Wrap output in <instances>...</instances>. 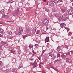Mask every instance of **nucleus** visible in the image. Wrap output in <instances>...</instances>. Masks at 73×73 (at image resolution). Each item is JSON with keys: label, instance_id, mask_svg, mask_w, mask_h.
I'll use <instances>...</instances> for the list:
<instances>
[{"label": "nucleus", "instance_id": "09e8293b", "mask_svg": "<svg viewBox=\"0 0 73 73\" xmlns=\"http://www.w3.org/2000/svg\"><path fill=\"white\" fill-rule=\"evenodd\" d=\"M9 39H12V38L11 37V36H9Z\"/></svg>", "mask_w": 73, "mask_h": 73}, {"label": "nucleus", "instance_id": "a18cd8bd", "mask_svg": "<svg viewBox=\"0 0 73 73\" xmlns=\"http://www.w3.org/2000/svg\"><path fill=\"white\" fill-rule=\"evenodd\" d=\"M23 38H24V39H25V38H26V36H23Z\"/></svg>", "mask_w": 73, "mask_h": 73}, {"label": "nucleus", "instance_id": "49530a36", "mask_svg": "<svg viewBox=\"0 0 73 73\" xmlns=\"http://www.w3.org/2000/svg\"><path fill=\"white\" fill-rule=\"evenodd\" d=\"M37 59H38L39 60H41V57H38Z\"/></svg>", "mask_w": 73, "mask_h": 73}, {"label": "nucleus", "instance_id": "864d4df0", "mask_svg": "<svg viewBox=\"0 0 73 73\" xmlns=\"http://www.w3.org/2000/svg\"><path fill=\"white\" fill-rule=\"evenodd\" d=\"M2 36H3V35H1V34H0V37H2Z\"/></svg>", "mask_w": 73, "mask_h": 73}, {"label": "nucleus", "instance_id": "58836bf2", "mask_svg": "<svg viewBox=\"0 0 73 73\" xmlns=\"http://www.w3.org/2000/svg\"><path fill=\"white\" fill-rule=\"evenodd\" d=\"M3 62L1 61H0V65H3Z\"/></svg>", "mask_w": 73, "mask_h": 73}, {"label": "nucleus", "instance_id": "a211bd4d", "mask_svg": "<svg viewBox=\"0 0 73 73\" xmlns=\"http://www.w3.org/2000/svg\"><path fill=\"white\" fill-rule=\"evenodd\" d=\"M52 11L54 12H55L57 11V9H56V8L55 7H54L52 9Z\"/></svg>", "mask_w": 73, "mask_h": 73}, {"label": "nucleus", "instance_id": "f8f14e48", "mask_svg": "<svg viewBox=\"0 0 73 73\" xmlns=\"http://www.w3.org/2000/svg\"><path fill=\"white\" fill-rule=\"evenodd\" d=\"M61 57L62 58H64V59H65V58H66V56L64 54H62L61 53Z\"/></svg>", "mask_w": 73, "mask_h": 73}, {"label": "nucleus", "instance_id": "5701e85b", "mask_svg": "<svg viewBox=\"0 0 73 73\" xmlns=\"http://www.w3.org/2000/svg\"><path fill=\"white\" fill-rule=\"evenodd\" d=\"M56 56H57V54H53L52 55L53 57L55 58L56 57Z\"/></svg>", "mask_w": 73, "mask_h": 73}, {"label": "nucleus", "instance_id": "dca6fc26", "mask_svg": "<svg viewBox=\"0 0 73 73\" xmlns=\"http://www.w3.org/2000/svg\"><path fill=\"white\" fill-rule=\"evenodd\" d=\"M61 9L62 12H65L66 11V9Z\"/></svg>", "mask_w": 73, "mask_h": 73}, {"label": "nucleus", "instance_id": "393cba45", "mask_svg": "<svg viewBox=\"0 0 73 73\" xmlns=\"http://www.w3.org/2000/svg\"><path fill=\"white\" fill-rule=\"evenodd\" d=\"M9 1L8 2L9 3H13L14 2V1H12L11 0H8Z\"/></svg>", "mask_w": 73, "mask_h": 73}, {"label": "nucleus", "instance_id": "13d9d810", "mask_svg": "<svg viewBox=\"0 0 73 73\" xmlns=\"http://www.w3.org/2000/svg\"><path fill=\"white\" fill-rule=\"evenodd\" d=\"M38 33H39V32H38V31H37V32H36V34H38Z\"/></svg>", "mask_w": 73, "mask_h": 73}, {"label": "nucleus", "instance_id": "774afa93", "mask_svg": "<svg viewBox=\"0 0 73 73\" xmlns=\"http://www.w3.org/2000/svg\"><path fill=\"white\" fill-rule=\"evenodd\" d=\"M26 51H27V50H26Z\"/></svg>", "mask_w": 73, "mask_h": 73}, {"label": "nucleus", "instance_id": "412c9836", "mask_svg": "<svg viewBox=\"0 0 73 73\" xmlns=\"http://www.w3.org/2000/svg\"><path fill=\"white\" fill-rule=\"evenodd\" d=\"M36 29H35H35L33 30L32 31V33H33V34H34V33H35V32H36Z\"/></svg>", "mask_w": 73, "mask_h": 73}, {"label": "nucleus", "instance_id": "9d476101", "mask_svg": "<svg viewBox=\"0 0 73 73\" xmlns=\"http://www.w3.org/2000/svg\"><path fill=\"white\" fill-rule=\"evenodd\" d=\"M45 43L46 42H49V37H47L45 39Z\"/></svg>", "mask_w": 73, "mask_h": 73}, {"label": "nucleus", "instance_id": "37998d69", "mask_svg": "<svg viewBox=\"0 0 73 73\" xmlns=\"http://www.w3.org/2000/svg\"><path fill=\"white\" fill-rule=\"evenodd\" d=\"M52 2H54L55 3H56L57 2V0H54Z\"/></svg>", "mask_w": 73, "mask_h": 73}, {"label": "nucleus", "instance_id": "b1692460", "mask_svg": "<svg viewBox=\"0 0 73 73\" xmlns=\"http://www.w3.org/2000/svg\"><path fill=\"white\" fill-rule=\"evenodd\" d=\"M1 44H7V42L2 41L1 42Z\"/></svg>", "mask_w": 73, "mask_h": 73}, {"label": "nucleus", "instance_id": "ddd939ff", "mask_svg": "<svg viewBox=\"0 0 73 73\" xmlns=\"http://www.w3.org/2000/svg\"><path fill=\"white\" fill-rule=\"evenodd\" d=\"M4 18H5V19H9V17L8 15H4L3 16Z\"/></svg>", "mask_w": 73, "mask_h": 73}, {"label": "nucleus", "instance_id": "052dcab7", "mask_svg": "<svg viewBox=\"0 0 73 73\" xmlns=\"http://www.w3.org/2000/svg\"><path fill=\"white\" fill-rule=\"evenodd\" d=\"M1 46H0V50H1Z\"/></svg>", "mask_w": 73, "mask_h": 73}, {"label": "nucleus", "instance_id": "f704fd0d", "mask_svg": "<svg viewBox=\"0 0 73 73\" xmlns=\"http://www.w3.org/2000/svg\"><path fill=\"white\" fill-rule=\"evenodd\" d=\"M19 11V8L17 9V10L15 11V12H18Z\"/></svg>", "mask_w": 73, "mask_h": 73}, {"label": "nucleus", "instance_id": "4d7b16f0", "mask_svg": "<svg viewBox=\"0 0 73 73\" xmlns=\"http://www.w3.org/2000/svg\"><path fill=\"white\" fill-rule=\"evenodd\" d=\"M2 53V51H0V54H1Z\"/></svg>", "mask_w": 73, "mask_h": 73}, {"label": "nucleus", "instance_id": "e2e57ef3", "mask_svg": "<svg viewBox=\"0 0 73 73\" xmlns=\"http://www.w3.org/2000/svg\"><path fill=\"white\" fill-rule=\"evenodd\" d=\"M71 2H72L73 1V0H70Z\"/></svg>", "mask_w": 73, "mask_h": 73}, {"label": "nucleus", "instance_id": "0eeeda50", "mask_svg": "<svg viewBox=\"0 0 73 73\" xmlns=\"http://www.w3.org/2000/svg\"><path fill=\"white\" fill-rule=\"evenodd\" d=\"M66 62L68 63H72V60L70 59L69 58H66Z\"/></svg>", "mask_w": 73, "mask_h": 73}, {"label": "nucleus", "instance_id": "a19ab883", "mask_svg": "<svg viewBox=\"0 0 73 73\" xmlns=\"http://www.w3.org/2000/svg\"><path fill=\"white\" fill-rule=\"evenodd\" d=\"M46 57L47 58V59H49V58H50L48 56H46Z\"/></svg>", "mask_w": 73, "mask_h": 73}, {"label": "nucleus", "instance_id": "f3484780", "mask_svg": "<svg viewBox=\"0 0 73 73\" xmlns=\"http://www.w3.org/2000/svg\"><path fill=\"white\" fill-rule=\"evenodd\" d=\"M4 11H5L4 9H3L0 10V13H2V14H3V13L4 12Z\"/></svg>", "mask_w": 73, "mask_h": 73}, {"label": "nucleus", "instance_id": "c9c22d12", "mask_svg": "<svg viewBox=\"0 0 73 73\" xmlns=\"http://www.w3.org/2000/svg\"><path fill=\"white\" fill-rule=\"evenodd\" d=\"M72 33L70 32H69L68 34V35L69 36V35H70V36H71V35H72Z\"/></svg>", "mask_w": 73, "mask_h": 73}, {"label": "nucleus", "instance_id": "20e7f679", "mask_svg": "<svg viewBox=\"0 0 73 73\" xmlns=\"http://www.w3.org/2000/svg\"><path fill=\"white\" fill-rule=\"evenodd\" d=\"M56 17H58V20L59 19V20L61 21L63 19V16L62 15H56Z\"/></svg>", "mask_w": 73, "mask_h": 73}, {"label": "nucleus", "instance_id": "4c0bfd02", "mask_svg": "<svg viewBox=\"0 0 73 73\" xmlns=\"http://www.w3.org/2000/svg\"><path fill=\"white\" fill-rule=\"evenodd\" d=\"M8 34H9V35H12V33L11 31L9 32Z\"/></svg>", "mask_w": 73, "mask_h": 73}, {"label": "nucleus", "instance_id": "6e6552de", "mask_svg": "<svg viewBox=\"0 0 73 73\" xmlns=\"http://www.w3.org/2000/svg\"><path fill=\"white\" fill-rule=\"evenodd\" d=\"M60 25L61 28H64V27L65 28V27L66 26V24L65 23H60Z\"/></svg>", "mask_w": 73, "mask_h": 73}, {"label": "nucleus", "instance_id": "1a4fd4ad", "mask_svg": "<svg viewBox=\"0 0 73 73\" xmlns=\"http://www.w3.org/2000/svg\"><path fill=\"white\" fill-rule=\"evenodd\" d=\"M26 29L27 33L28 35H29V34L31 33V31H30V30H29V29L26 28Z\"/></svg>", "mask_w": 73, "mask_h": 73}, {"label": "nucleus", "instance_id": "aec40b11", "mask_svg": "<svg viewBox=\"0 0 73 73\" xmlns=\"http://www.w3.org/2000/svg\"><path fill=\"white\" fill-rule=\"evenodd\" d=\"M33 65H34V66H37V63H36V62H35L33 63Z\"/></svg>", "mask_w": 73, "mask_h": 73}, {"label": "nucleus", "instance_id": "4be33fe9", "mask_svg": "<svg viewBox=\"0 0 73 73\" xmlns=\"http://www.w3.org/2000/svg\"><path fill=\"white\" fill-rule=\"evenodd\" d=\"M11 70L10 69H8L6 70V71L7 72H8L9 73V72H11Z\"/></svg>", "mask_w": 73, "mask_h": 73}, {"label": "nucleus", "instance_id": "bb28decb", "mask_svg": "<svg viewBox=\"0 0 73 73\" xmlns=\"http://www.w3.org/2000/svg\"><path fill=\"white\" fill-rule=\"evenodd\" d=\"M45 11H46L47 12H48V13L49 12H50V11H49V9H45Z\"/></svg>", "mask_w": 73, "mask_h": 73}, {"label": "nucleus", "instance_id": "69168bd1", "mask_svg": "<svg viewBox=\"0 0 73 73\" xmlns=\"http://www.w3.org/2000/svg\"><path fill=\"white\" fill-rule=\"evenodd\" d=\"M30 60L31 61H33V59H30Z\"/></svg>", "mask_w": 73, "mask_h": 73}, {"label": "nucleus", "instance_id": "79ce46f5", "mask_svg": "<svg viewBox=\"0 0 73 73\" xmlns=\"http://www.w3.org/2000/svg\"><path fill=\"white\" fill-rule=\"evenodd\" d=\"M69 46L65 45V48H67V49H68V47H69Z\"/></svg>", "mask_w": 73, "mask_h": 73}, {"label": "nucleus", "instance_id": "2f4dec72", "mask_svg": "<svg viewBox=\"0 0 73 73\" xmlns=\"http://www.w3.org/2000/svg\"><path fill=\"white\" fill-rule=\"evenodd\" d=\"M13 72H15V73H16L17 72V70L15 69H14L13 70Z\"/></svg>", "mask_w": 73, "mask_h": 73}, {"label": "nucleus", "instance_id": "680f3d73", "mask_svg": "<svg viewBox=\"0 0 73 73\" xmlns=\"http://www.w3.org/2000/svg\"><path fill=\"white\" fill-rule=\"evenodd\" d=\"M29 54H32V53L31 52H30V53H29Z\"/></svg>", "mask_w": 73, "mask_h": 73}, {"label": "nucleus", "instance_id": "cd10ccee", "mask_svg": "<svg viewBox=\"0 0 73 73\" xmlns=\"http://www.w3.org/2000/svg\"><path fill=\"white\" fill-rule=\"evenodd\" d=\"M64 28L65 29H66L67 30V32H68L69 31H70V29L67 27H64Z\"/></svg>", "mask_w": 73, "mask_h": 73}, {"label": "nucleus", "instance_id": "a878e982", "mask_svg": "<svg viewBox=\"0 0 73 73\" xmlns=\"http://www.w3.org/2000/svg\"><path fill=\"white\" fill-rule=\"evenodd\" d=\"M56 50L58 51H60V50L61 49H60V47H58L56 49Z\"/></svg>", "mask_w": 73, "mask_h": 73}, {"label": "nucleus", "instance_id": "5fc2aeb1", "mask_svg": "<svg viewBox=\"0 0 73 73\" xmlns=\"http://www.w3.org/2000/svg\"><path fill=\"white\" fill-rule=\"evenodd\" d=\"M9 46V44H7L6 45V46Z\"/></svg>", "mask_w": 73, "mask_h": 73}, {"label": "nucleus", "instance_id": "bf43d9fd", "mask_svg": "<svg viewBox=\"0 0 73 73\" xmlns=\"http://www.w3.org/2000/svg\"><path fill=\"white\" fill-rule=\"evenodd\" d=\"M45 61H47V59H45Z\"/></svg>", "mask_w": 73, "mask_h": 73}, {"label": "nucleus", "instance_id": "c85d7f7f", "mask_svg": "<svg viewBox=\"0 0 73 73\" xmlns=\"http://www.w3.org/2000/svg\"><path fill=\"white\" fill-rule=\"evenodd\" d=\"M41 21H42V23H43V24H44V23H45V19H43Z\"/></svg>", "mask_w": 73, "mask_h": 73}, {"label": "nucleus", "instance_id": "3c124183", "mask_svg": "<svg viewBox=\"0 0 73 73\" xmlns=\"http://www.w3.org/2000/svg\"><path fill=\"white\" fill-rule=\"evenodd\" d=\"M35 46L36 47H37V46H38V44H35Z\"/></svg>", "mask_w": 73, "mask_h": 73}, {"label": "nucleus", "instance_id": "9b49d317", "mask_svg": "<svg viewBox=\"0 0 73 73\" xmlns=\"http://www.w3.org/2000/svg\"><path fill=\"white\" fill-rule=\"evenodd\" d=\"M49 5L51 6V7H53V6H54V3L53 2V1H51L49 2Z\"/></svg>", "mask_w": 73, "mask_h": 73}, {"label": "nucleus", "instance_id": "7c9ffc66", "mask_svg": "<svg viewBox=\"0 0 73 73\" xmlns=\"http://www.w3.org/2000/svg\"><path fill=\"white\" fill-rule=\"evenodd\" d=\"M64 21H66L67 19H68V18H66V17L64 16Z\"/></svg>", "mask_w": 73, "mask_h": 73}, {"label": "nucleus", "instance_id": "7ed1b4c3", "mask_svg": "<svg viewBox=\"0 0 73 73\" xmlns=\"http://www.w3.org/2000/svg\"><path fill=\"white\" fill-rule=\"evenodd\" d=\"M48 24H49V19L46 18H45V22L43 24H44V25H48Z\"/></svg>", "mask_w": 73, "mask_h": 73}, {"label": "nucleus", "instance_id": "6e6d98bb", "mask_svg": "<svg viewBox=\"0 0 73 73\" xmlns=\"http://www.w3.org/2000/svg\"><path fill=\"white\" fill-rule=\"evenodd\" d=\"M43 1H44V2H46V0H44Z\"/></svg>", "mask_w": 73, "mask_h": 73}, {"label": "nucleus", "instance_id": "ea45409f", "mask_svg": "<svg viewBox=\"0 0 73 73\" xmlns=\"http://www.w3.org/2000/svg\"><path fill=\"white\" fill-rule=\"evenodd\" d=\"M3 24V22H0V25H2Z\"/></svg>", "mask_w": 73, "mask_h": 73}, {"label": "nucleus", "instance_id": "4468645a", "mask_svg": "<svg viewBox=\"0 0 73 73\" xmlns=\"http://www.w3.org/2000/svg\"><path fill=\"white\" fill-rule=\"evenodd\" d=\"M4 32V30L3 29H0V33H2L3 34V33Z\"/></svg>", "mask_w": 73, "mask_h": 73}, {"label": "nucleus", "instance_id": "39448f33", "mask_svg": "<svg viewBox=\"0 0 73 73\" xmlns=\"http://www.w3.org/2000/svg\"><path fill=\"white\" fill-rule=\"evenodd\" d=\"M68 14L71 15L73 14V11L72 10L69 9L68 11Z\"/></svg>", "mask_w": 73, "mask_h": 73}, {"label": "nucleus", "instance_id": "f257e3e1", "mask_svg": "<svg viewBox=\"0 0 73 73\" xmlns=\"http://www.w3.org/2000/svg\"><path fill=\"white\" fill-rule=\"evenodd\" d=\"M62 3H63V1L62 0H59L56 3V4L57 5H58L59 7H60V5H61V7H62L63 6Z\"/></svg>", "mask_w": 73, "mask_h": 73}, {"label": "nucleus", "instance_id": "6ab92c4d", "mask_svg": "<svg viewBox=\"0 0 73 73\" xmlns=\"http://www.w3.org/2000/svg\"><path fill=\"white\" fill-rule=\"evenodd\" d=\"M32 52H33L32 56H35V54H36V52H35L34 51V50H33Z\"/></svg>", "mask_w": 73, "mask_h": 73}, {"label": "nucleus", "instance_id": "f03ea898", "mask_svg": "<svg viewBox=\"0 0 73 73\" xmlns=\"http://www.w3.org/2000/svg\"><path fill=\"white\" fill-rule=\"evenodd\" d=\"M23 33V29L21 27H19V30L16 33V34L17 35H20L21 33Z\"/></svg>", "mask_w": 73, "mask_h": 73}, {"label": "nucleus", "instance_id": "338daca9", "mask_svg": "<svg viewBox=\"0 0 73 73\" xmlns=\"http://www.w3.org/2000/svg\"><path fill=\"white\" fill-rule=\"evenodd\" d=\"M46 29L47 30L48 29V27H46Z\"/></svg>", "mask_w": 73, "mask_h": 73}, {"label": "nucleus", "instance_id": "de8ad7c7", "mask_svg": "<svg viewBox=\"0 0 73 73\" xmlns=\"http://www.w3.org/2000/svg\"><path fill=\"white\" fill-rule=\"evenodd\" d=\"M15 15H19V13L17 12H15Z\"/></svg>", "mask_w": 73, "mask_h": 73}, {"label": "nucleus", "instance_id": "0e129e2a", "mask_svg": "<svg viewBox=\"0 0 73 73\" xmlns=\"http://www.w3.org/2000/svg\"><path fill=\"white\" fill-rule=\"evenodd\" d=\"M10 51H11V52H13V51H12L11 50H10Z\"/></svg>", "mask_w": 73, "mask_h": 73}, {"label": "nucleus", "instance_id": "c756f323", "mask_svg": "<svg viewBox=\"0 0 73 73\" xmlns=\"http://www.w3.org/2000/svg\"><path fill=\"white\" fill-rule=\"evenodd\" d=\"M33 45H32L31 44H30V45L29 46V48H33Z\"/></svg>", "mask_w": 73, "mask_h": 73}, {"label": "nucleus", "instance_id": "473e14b6", "mask_svg": "<svg viewBox=\"0 0 73 73\" xmlns=\"http://www.w3.org/2000/svg\"><path fill=\"white\" fill-rule=\"evenodd\" d=\"M23 67V65H21L20 64L19 67V69H20V68H21Z\"/></svg>", "mask_w": 73, "mask_h": 73}, {"label": "nucleus", "instance_id": "2eb2a0df", "mask_svg": "<svg viewBox=\"0 0 73 73\" xmlns=\"http://www.w3.org/2000/svg\"><path fill=\"white\" fill-rule=\"evenodd\" d=\"M40 47H42V49L43 50H42V53L41 55H42L43 54H44V52H45V50H44L43 49V46H42V47L40 46Z\"/></svg>", "mask_w": 73, "mask_h": 73}, {"label": "nucleus", "instance_id": "8fccbe9b", "mask_svg": "<svg viewBox=\"0 0 73 73\" xmlns=\"http://www.w3.org/2000/svg\"><path fill=\"white\" fill-rule=\"evenodd\" d=\"M51 18L52 19H53L54 18V17H53V16H51Z\"/></svg>", "mask_w": 73, "mask_h": 73}, {"label": "nucleus", "instance_id": "603ef678", "mask_svg": "<svg viewBox=\"0 0 73 73\" xmlns=\"http://www.w3.org/2000/svg\"><path fill=\"white\" fill-rule=\"evenodd\" d=\"M59 16L60 15L58 14H56V16Z\"/></svg>", "mask_w": 73, "mask_h": 73}, {"label": "nucleus", "instance_id": "72a5a7b5", "mask_svg": "<svg viewBox=\"0 0 73 73\" xmlns=\"http://www.w3.org/2000/svg\"><path fill=\"white\" fill-rule=\"evenodd\" d=\"M12 15L13 16H16V13H13L12 14Z\"/></svg>", "mask_w": 73, "mask_h": 73}, {"label": "nucleus", "instance_id": "423d86ee", "mask_svg": "<svg viewBox=\"0 0 73 73\" xmlns=\"http://www.w3.org/2000/svg\"><path fill=\"white\" fill-rule=\"evenodd\" d=\"M68 55H69V56H72V54H73V50H71L70 52L67 53Z\"/></svg>", "mask_w": 73, "mask_h": 73}, {"label": "nucleus", "instance_id": "e433bc0d", "mask_svg": "<svg viewBox=\"0 0 73 73\" xmlns=\"http://www.w3.org/2000/svg\"><path fill=\"white\" fill-rule=\"evenodd\" d=\"M56 56H57V57H60V54L58 53V55L56 54Z\"/></svg>", "mask_w": 73, "mask_h": 73}, {"label": "nucleus", "instance_id": "c03bdc74", "mask_svg": "<svg viewBox=\"0 0 73 73\" xmlns=\"http://www.w3.org/2000/svg\"><path fill=\"white\" fill-rule=\"evenodd\" d=\"M49 55L51 57H52V54H51L50 53H49Z\"/></svg>", "mask_w": 73, "mask_h": 73}]
</instances>
